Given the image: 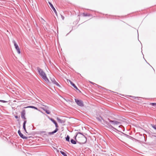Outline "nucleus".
<instances>
[{
	"mask_svg": "<svg viewBox=\"0 0 156 156\" xmlns=\"http://www.w3.org/2000/svg\"><path fill=\"white\" fill-rule=\"evenodd\" d=\"M76 134H77V135H78V134H80L82 135V136H83L82 137H81V138L84 141H83V142H82L81 143H85L86 142V141H87V138L83 134V133H80V132H78Z\"/></svg>",
	"mask_w": 156,
	"mask_h": 156,
	"instance_id": "nucleus-7",
	"label": "nucleus"
},
{
	"mask_svg": "<svg viewBox=\"0 0 156 156\" xmlns=\"http://www.w3.org/2000/svg\"><path fill=\"white\" fill-rule=\"evenodd\" d=\"M55 125V127H56V128L52 132H50L48 133L50 135H52L54 134V133H56L58 130V129L57 128H58V124L56 122L55 123H54Z\"/></svg>",
	"mask_w": 156,
	"mask_h": 156,
	"instance_id": "nucleus-6",
	"label": "nucleus"
},
{
	"mask_svg": "<svg viewBox=\"0 0 156 156\" xmlns=\"http://www.w3.org/2000/svg\"><path fill=\"white\" fill-rule=\"evenodd\" d=\"M48 118L54 123H55L56 122V121L53 119L50 118L49 117Z\"/></svg>",
	"mask_w": 156,
	"mask_h": 156,
	"instance_id": "nucleus-21",
	"label": "nucleus"
},
{
	"mask_svg": "<svg viewBox=\"0 0 156 156\" xmlns=\"http://www.w3.org/2000/svg\"><path fill=\"white\" fill-rule=\"evenodd\" d=\"M15 117L16 119H17L18 118V116L17 115L15 116Z\"/></svg>",
	"mask_w": 156,
	"mask_h": 156,
	"instance_id": "nucleus-34",
	"label": "nucleus"
},
{
	"mask_svg": "<svg viewBox=\"0 0 156 156\" xmlns=\"http://www.w3.org/2000/svg\"><path fill=\"white\" fill-rule=\"evenodd\" d=\"M25 108H34L35 109H36V110H38V108L35 107H34V106H27V107H25Z\"/></svg>",
	"mask_w": 156,
	"mask_h": 156,
	"instance_id": "nucleus-17",
	"label": "nucleus"
},
{
	"mask_svg": "<svg viewBox=\"0 0 156 156\" xmlns=\"http://www.w3.org/2000/svg\"><path fill=\"white\" fill-rule=\"evenodd\" d=\"M97 119L100 122H101V119H100V118H99V117H97Z\"/></svg>",
	"mask_w": 156,
	"mask_h": 156,
	"instance_id": "nucleus-26",
	"label": "nucleus"
},
{
	"mask_svg": "<svg viewBox=\"0 0 156 156\" xmlns=\"http://www.w3.org/2000/svg\"><path fill=\"white\" fill-rule=\"evenodd\" d=\"M18 133L20 136L23 139H28L27 137H26L25 136H24L21 133L20 130H19L18 131Z\"/></svg>",
	"mask_w": 156,
	"mask_h": 156,
	"instance_id": "nucleus-11",
	"label": "nucleus"
},
{
	"mask_svg": "<svg viewBox=\"0 0 156 156\" xmlns=\"http://www.w3.org/2000/svg\"><path fill=\"white\" fill-rule=\"evenodd\" d=\"M48 3H49V5H50V7H51V8L53 9V10L54 12H55L56 15L57 16V12L55 8H54V7L53 6V5H52V4L50 2H48Z\"/></svg>",
	"mask_w": 156,
	"mask_h": 156,
	"instance_id": "nucleus-12",
	"label": "nucleus"
},
{
	"mask_svg": "<svg viewBox=\"0 0 156 156\" xmlns=\"http://www.w3.org/2000/svg\"><path fill=\"white\" fill-rule=\"evenodd\" d=\"M24 131L25 132L27 133V130H26V127H23Z\"/></svg>",
	"mask_w": 156,
	"mask_h": 156,
	"instance_id": "nucleus-27",
	"label": "nucleus"
},
{
	"mask_svg": "<svg viewBox=\"0 0 156 156\" xmlns=\"http://www.w3.org/2000/svg\"><path fill=\"white\" fill-rule=\"evenodd\" d=\"M12 42L14 44V45L15 47V48L16 49V50H17V51L18 53L19 54H20V49L18 45L16 44V42L14 40H13Z\"/></svg>",
	"mask_w": 156,
	"mask_h": 156,
	"instance_id": "nucleus-4",
	"label": "nucleus"
},
{
	"mask_svg": "<svg viewBox=\"0 0 156 156\" xmlns=\"http://www.w3.org/2000/svg\"><path fill=\"white\" fill-rule=\"evenodd\" d=\"M22 118L23 119H24L25 120H26V118L25 117V116H24V117Z\"/></svg>",
	"mask_w": 156,
	"mask_h": 156,
	"instance_id": "nucleus-33",
	"label": "nucleus"
},
{
	"mask_svg": "<svg viewBox=\"0 0 156 156\" xmlns=\"http://www.w3.org/2000/svg\"><path fill=\"white\" fill-rule=\"evenodd\" d=\"M119 134L121 136H126V137H127L128 138H130V137H131L130 136H129L128 135H127L122 132H120V133H119Z\"/></svg>",
	"mask_w": 156,
	"mask_h": 156,
	"instance_id": "nucleus-13",
	"label": "nucleus"
},
{
	"mask_svg": "<svg viewBox=\"0 0 156 156\" xmlns=\"http://www.w3.org/2000/svg\"><path fill=\"white\" fill-rule=\"evenodd\" d=\"M44 107H42V109L48 114H49L50 113V112L47 110V109L48 108V107L46 105H43Z\"/></svg>",
	"mask_w": 156,
	"mask_h": 156,
	"instance_id": "nucleus-8",
	"label": "nucleus"
},
{
	"mask_svg": "<svg viewBox=\"0 0 156 156\" xmlns=\"http://www.w3.org/2000/svg\"><path fill=\"white\" fill-rule=\"evenodd\" d=\"M61 17H62V19L63 20L64 19V17L63 16H62V15H61Z\"/></svg>",
	"mask_w": 156,
	"mask_h": 156,
	"instance_id": "nucleus-32",
	"label": "nucleus"
},
{
	"mask_svg": "<svg viewBox=\"0 0 156 156\" xmlns=\"http://www.w3.org/2000/svg\"><path fill=\"white\" fill-rule=\"evenodd\" d=\"M60 153L64 156H67L66 154L62 151H60Z\"/></svg>",
	"mask_w": 156,
	"mask_h": 156,
	"instance_id": "nucleus-18",
	"label": "nucleus"
},
{
	"mask_svg": "<svg viewBox=\"0 0 156 156\" xmlns=\"http://www.w3.org/2000/svg\"><path fill=\"white\" fill-rule=\"evenodd\" d=\"M27 120H25L23 123V127H26V124L27 123Z\"/></svg>",
	"mask_w": 156,
	"mask_h": 156,
	"instance_id": "nucleus-22",
	"label": "nucleus"
},
{
	"mask_svg": "<svg viewBox=\"0 0 156 156\" xmlns=\"http://www.w3.org/2000/svg\"><path fill=\"white\" fill-rule=\"evenodd\" d=\"M43 132L44 133V132H45L44 131V132Z\"/></svg>",
	"mask_w": 156,
	"mask_h": 156,
	"instance_id": "nucleus-36",
	"label": "nucleus"
},
{
	"mask_svg": "<svg viewBox=\"0 0 156 156\" xmlns=\"http://www.w3.org/2000/svg\"><path fill=\"white\" fill-rule=\"evenodd\" d=\"M70 137L67 135V136L66 137V140L68 142H69Z\"/></svg>",
	"mask_w": 156,
	"mask_h": 156,
	"instance_id": "nucleus-20",
	"label": "nucleus"
},
{
	"mask_svg": "<svg viewBox=\"0 0 156 156\" xmlns=\"http://www.w3.org/2000/svg\"><path fill=\"white\" fill-rule=\"evenodd\" d=\"M150 105H151L152 106H156V103H150Z\"/></svg>",
	"mask_w": 156,
	"mask_h": 156,
	"instance_id": "nucleus-24",
	"label": "nucleus"
},
{
	"mask_svg": "<svg viewBox=\"0 0 156 156\" xmlns=\"http://www.w3.org/2000/svg\"><path fill=\"white\" fill-rule=\"evenodd\" d=\"M0 102H3V103H6L7 102V101H6L2 100H0Z\"/></svg>",
	"mask_w": 156,
	"mask_h": 156,
	"instance_id": "nucleus-25",
	"label": "nucleus"
},
{
	"mask_svg": "<svg viewBox=\"0 0 156 156\" xmlns=\"http://www.w3.org/2000/svg\"><path fill=\"white\" fill-rule=\"evenodd\" d=\"M77 135V134H76V135L74 137V138L75 140H76V137Z\"/></svg>",
	"mask_w": 156,
	"mask_h": 156,
	"instance_id": "nucleus-29",
	"label": "nucleus"
},
{
	"mask_svg": "<svg viewBox=\"0 0 156 156\" xmlns=\"http://www.w3.org/2000/svg\"><path fill=\"white\" fill-rule=\"evenodd\" d=\"M129 96L130 97H132L134 99H136V98H138V97H134V96Z\"/></svg>",
	"mask_w": 156,
	"mask_h": 156,
	"instance_id": "nucleus-28",
	"label": "nucleus"
},
{
	"mask_svg": "<svg viewBox=\"0 0 156 156\" xmlns=\"http://www.w3.org/2000/svg\"><path fill=\"white\" fill-rule=\"evenodd\" d=\"M120 126H119V127H120Z\"/></svg>",
	"mask_w": 156,
	"mask_h": 156,
	"instance_id": "nucleus-35",
	"label": "nucleus"
},
{
	"mask_svg": "<svg viewBox=\"0 0 156 156\" xmlns=\"http://www.w3.org/2000/svg\"><path fill=\"white\" fill-rule=\"evenodd\" d=\"M70 82L71 85H72L75 89L79 91L80 92H81V91L73 83V82L70 81Z\"/></svg>",
	"mask_w": 156,
	"mask_h": 156,
	"instance_id": "nucleus-14",
	"label": "nucleus"
},
{
	"mask_svg": "<svg viewBox=\"0 0 156 156\" xmlns=\"http://www.w3.org/2000/svg\"><path fill=\"white\" fill-rule=\"evenodd\" d=\"M70 141L71 143L73 144H76V141L73 139H71Z\"/></svg>",
	"mask_w": 156,
	"mask_h": 156,
	"instance_id": "nucleus-19",
	"label": "nucleus"
},
{
	"mask_svg": "<svg viewBox=\"0 0 156 156\" xmlns=\"http://www.w3.org/2000/svg\"><path fill=\"white\" fill-rule=\"evenodd\" d=\"M153 128L156 130V125H154L153 126Z\"/></svg>",
	"mask_w": 156,
	"mask_h": 156,
	"instance_id": "nucleus-30",
	"label": "nucleus"
},
{
	"mask_svg": "<svg viewBox=\"0 0 156 156\" xmlns=\"http://www.w3.org/2000/svg\"><path fill=\"white\" fill-rule=\"evenodd\" d=\"M37 69L40 75L41 76L43 79L45 81L48 82L49 80L47 77L45 73L44 72L43 70L38 67H37Z\"/></svg>",
	"mask_w": 156,
	"mask_h": 156,
	"instance_id": "nucleus-1",
	"label": "nucleus"
},
{
	"mask_svg": "<svg viewBox=\"0 0 156 156\" xmlns=\"http://www.w3.org/2000/svg\"><path fill=\"white\" fill-rule=\"evenodd\" d=\"M82 140V141H81V142H77L78 143H79L80 144H82L81 143L82 142H83L84 141V140H83L82 139V138H81Z\"/></svg>",
	"mask_w": 156,
	"mask_h": 156,
	"instance_id": "nucleus-31",
	"label": "nucleus"
},
{
	"mask_svg": "<svg viewBox=\"0 0 156 156\" xmlns=\"http://www.w3.org/2000/svg\"><path fill=\"white\" fill-rule=\"evenodd\" d=\"M25 111L24 109L22 110L21 112V118L24 117L25 116Z\"/></svg>",
	"mask_w": 156,
	"mask_h": 156,
	"instance_id": "nucleus-16",
	"label": "nucleus"
},
{
	"mask_svg": "<svg viewBox=\"0 0 156 156\" xmlns=\"http://www.w3.org/2000/svg\"><path fill=\"white\" fill-rule=\"evenodd\" d=\"M108 119L110 122L112 123L114 125H119L120 124V123L118 121H112L111 120L109 119Z\"/></svg>",
	"mask_w": 156,
	"mask_h": 156,
	"instance_id": "nucleus-10",
	"label": "nucleus"
},
{
	"mask_svg": "<svg viewBox=\"0 0 156 156\" xmlns=\"http://www.w3.org/2000/svg\"><path fill=\"white\" fill-rule=\"evenodd\" d=\"M75 102L80 107H83L84 106V104L83 101L81 100H79L77 99H75Z\"/></svg>",
	"mask_w": 156,
	"mask_h": 156,
	"instance_id": "nucleus-3",
	"label": "nucleus"
},
{
	"mask_svg": "<svg viewBox=\"0 0 156 156\" xmlns=\"http://www.w3.org/2000/svg\"><path fill=\"white\" fill-rule=\"evenodd\" d=\"M83 15L84 16H90V14H87V13H83Z\"/></svg>",
	"mask_w": 156,
	"mask_h": 156,
	"instance_id": "nucleus-23",
	"label": "nucleus"
},
{
	"mask_svg": "<svg viewBox=\"0 0 156 156\" xmlns=\"http://www.w3.org/2000/svg\"><path fill=\"white\" fill-rule=\"evenodd\" d=\"M57 119L58 122L61 123H64L65 122L64 120H62L58 117L57 118Z\"/></svg>",
	"mask_w": 156,
	"mask_h": 156,
	"instance_id": "nucleus-15",
	"label": "nucleus"
},
{
	"mask_svg": "<svg viewBox=\"0 0 156 156\" xmlns=\"http://www.w3.org/2000/svg\"><path fill=\"white\" fill-rule=\"evenodd\" d=\"M55 125V127H56V128L52 132H50L48 133L50 135H52L54 134V133H56L58 130V129L57 128H58V124L56 122L55 123H54Z\"/></svg>",
	"mask_w": 156,
	"mask_h": 156,
	"instance_id": "nucleus-5",
	"label": "nucleus"
},
{
	"mask_svg": "<svg viewBox=\"0 0 156 156\" xmlns=\"http://www.w3.org/2000/svg\"><path fill=\"white\" fill-rule=\"evenodd\" d=\"M100 117L102 119L105 123L106 124H107V125H108V128H109L110 129V130H113V129H115L116 130H117V131L118 132H119L120 131L118 130H117V129H116L115 128V127H113L112 126V125H110L109 124V123L107 122L106 121H105L100 116Z\"/></svg>",
	"mask_w": 156,
	"mask_h": 156,
	"instance_id": "nucleus-2",
	"label": "nucleus"
},
{
	"mask_svg": "<svg viewBox=\"0 0 156 156\" xmlns=\"http://www.w3.org/2000/svg\"><path fill=\"white\" fill-rule=\"evenodd\" d=\"M51 80L52 81V83H53L54 84H55L57 85V86L60 87V85L55 81V79L54 77L51 78Z\"/></svg>",
	"mask_w": 156,
	"mask_h": 156,
	"instance_id": "nucleus-9",
	"label": "nucleus"
}]
</instances>
